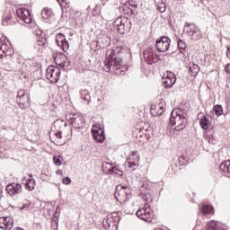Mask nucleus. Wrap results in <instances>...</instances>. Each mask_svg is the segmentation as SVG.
<instances>
[{"label":"nucleus","instance_id":"obj_1","mask_svg":"<svg viewBox=\"0 0 230 230\" xmlns=\"http://www.w3.org/2000/svg\"><path fill=\"white\" fill-rule=\"evenodd\" d=\"M169 123L172 127H175V130L180 132V130L186 128L188 119L182 115V110L177 108L172 111Z\"/></svg>","mask_w":230,"mask_h":230},{"label":"nucleus","instance_id":"obj_2","mask_svg":"<svg viewBox=\"0 0 230 230\" xmlns=\"http://www.w3.org/2000/svg\"><path fill=\"white\" fill-rule=\"evenodd\" d=\"M115 199L118 202L123 203L132 199V190L130 188L119 185L116 188Z\"/></svg>","mask_w":230,"mask_h":230},{"label":"nucleus","instance_id":"obj_3","mask_svg":"<svg viewBox=\"0 0 230 230\" xmlns=\"http://www.w3.org/2000/svg\"><path fill=\"white\" fill-rule=\"evenodd\" d=\"M113 27L116 31L125 34V31H130V20L127 17H119L113 22Z\"/></svg>","mask_w":230,"mask_h":230},{"label":"nucleus","instance_id":"obj_4","mask_svg":"<svg viewBox=\"0 0 230 230\" xmlns=\"http://www.w3.org/2000/svg\"><path fill=\"white\" fill-rule=\"evenodd\" d=\"M136 216L137 218H140V220H144V222H152V218H154V211L150 208L148 204H145L136 212Z\"/></svg>","mask_w":230,"mask_h":230},{"label":"nucleus","instance_id":"obj_5","mask_svg":"<svg viewBox=\"0 0 230 230\" xmlns=\"http://www.w3.org/2000/svg\"><path fill=\"white\" fill-rule=\"evenodd\" d=\"M66 121L61 119L56 120L53 124V128L56 130V132L54 133V136L56 137V144L59 146L64 145V141H62V130L66 128Z\"/></svg>","mask_w":230,"mask_h":230},{"label":"nucleus","instance_id":"obj_6","mask_svg":"<svg viewBox=\"0 0 230 230\" xmlns=\"http://www.w3.org/2000/svg\"><path fill=\"white\" fill-rule=\"evenodd\" d=\"M184 31L191 37L192 40H200V39H202V31H200V29L193 23L186 22Z\"/></svg>","mask_w":230,"mask_h":230},{"label":"nucleus","instance_id":"obj_7","mask_svg":"<svg viewBox=\"0 0 230 230\" xmlns=\"http://www.w3.org/2000/svg\"><path fill=\"white\" fill-rule=\"evenodd\" d=\"M61 71L60 68L50 66L47 68L46 77L51 84H57L60 80Z\"/></svg>","mask_w":230,"mask_h":230},{"label":"nucleus","instance_id":"obj_8","mask_svg":"<svg viewBox=\"0 0 230 230\" xmlns=\"http://www.w3.org/2000/svg\"><path fill=\"white\" fill-rule=\"evenodd\" d=\"M16 102L20 109H28L30 107V94L24 90L18 91Z\"/></svg>","mask_w":230,"mask_h":230},{"label":"nucleus","instance_id":"obj_9","mask_svg":"<svg viewBox=\"0 0 230 230\" xmlns=\"http://www.w3.org/2000/svg\"><path fill=\"white\" fill-rule=\"evenodd\" d=\"M71 125L74 128H84L85 127V119L78 113H71L69 115Z\"/></svg>","mask_w":230,"mask_h":230},{"label":"nucleus","instance_id":"obj_10","mask_svg":"<svg viewBox=\"0 0 230 230\" xmlns=\"http://www.w3.org/2000/svg\"><path fill=\"white\" fill-rule=\"evenodd\" d=\"M16 15L20 21H22L25 22V24H31L33 22V18L31 17V13H30V10L20 8L16 11Z\"/></svg>","mask_w":230,"mask_h":230},{"label":"nucleus","instance_id":"obj_11","mask_svg":"<svg viewBox=\"0 0 230 230\" xmlns=\"http://www.w3.org/2000/svg\"><path fill=\"white\" fill-rule=\"evenodd\" d=\"M170 38L166 36L161 37L159 40H156V49L160 53H166L170 49Z\"/></svg>","mask_w":230,"mask_h":230},{"label":"nucleus","instance_id":"obj_12","mask_svg":"<svg viewBox=\"0 0 230 230\" xmlns=\"http://www.w3.org/2000/svg\"><path fill=\"white\" fill-rule=\"evenodd\" d=\"M6 191L8 195L13 197L15 195L22 193V186L20 183L13 182L6 186Z\"/></svg>","mask_w":230,"mask_h":230},{"label":"nucleus","instance_id":"obj_13","mask_svg":"<svg viewBox=\"0 0 230 230\" xmlns=\"http://www.w3.org/2000/svg\"><path fill=\"white\" fill-rule=\"evenodd\" d=\"M106 66L109 71H111V69H115V71H118V69H121V66H123V58H114L109 62H106Z\"/></svg>","mask_w":230,"mask_h":230},{"label":"nucleus","instance_id":"obj_14","mask_svg":"<svg viewBox=\"0 0 230 230\" xmlns=\"http://www.w3.org/2000/svg\"><path fill=\"white\" fill-rule=\"evenodd\" d=\"M144 58L147 64L152 66V64H155L159 60L157 58V55L154 53V50L152 49H147L144 51Z\"/></svg>","mask_w":230,"mask_h":230},{"label":"nucleus","instance_id":"obj_15","mask_svg":"<svg viewBox=\"0 0 230 230\" xmlns=\"http://www.w3.org/2000/svg\"><path fill=\"white\" fill-rule=\"evenodd\" d=\"M162 82L164 84V87L170 89L173 87L175 82H177V77H175V74L169 72L167 75L162 79Z\"/></svg>","mask_w":230,"mask_h":230},{"label":"nucleus","instance_id":"obj_16","mask_svg":"<svg viewBox=\"0 0 230 230\" xmlns=\"http://www.w3.org/2000/svg\"><path fill=\"white\" fill-rule=\"evenodd\" d=\"M56 42L64 51H67L69 49V41L66 40V35L62 33L57 34Z\"/></svg>","mask_w":230,"mask_h":230},{"label":"nucleus","instance_id":"obj_17","mask_svg":"<svg viewBox=\"0 0 230 230\" xmlns=\"http://www.w3.org/2000/svg\"><path fill=\"white\" fill-rule=\"evenodd\" d=\"M53 58L57 64V66H59V67H69L71 66L69 59H67V57L62 56V55H54Z\"/></svg>","mask_w":230,"mask_h":230},{"label":"nucleus","instance_id":"obj_18","mask_svg":"<svg viewBox=\"0 0 230 230\" xmlns=\"http://www.w3.org/2000/svg\"><path fill=\"white\" fill-rule=\"evenodd\" d=\"M13 227V218L11 217H0V228L10 230Z\"/></svg>","mask_w":230,"mask_h":230},{"label":"nucleus","instance_id":"obj_19","mask_svg":"<svg viewBox=\"0 0 230 230\" xmlns=\"http://www.w3.org/2000/svg\"><path fill=\"white\" fill-rule=\"evenodd\" d=\"M92 133L93 134L95 141H98V143H103V141H105V133L102 129H93Z\"/></svg>","mask_w":230,"mask_h":230},{"label":"nucleus","instance_id":"obj_20","mask_svg":"<svg viewBox=\"0 0 230 230\" xmlns=\"http://www.w3.org/2000/svg\"><path fill=\"white\" fill-rule=\"evenodd\" d=\"M199 125L201 128H204V130H208V128L211 127V121H209V119H208V117L204 116L200 119Z\"/></svg>","mask_w":230,"mask_h":230},{"label":"nucleus","instance_id":"obj_21","mask_svg":"<svg viewBox=\"0 0 230 230\" xmlns=\"http://www.w3.org/2000/svg\"><path fill=\"white\" fill-rule=\"evenodd\" d=\"M200 210L205 217H208V215H213L214 213L213 206L211 205H203Z\"/></svg>","mask_w":230,"mask_h":230},{"label":"nucleus","instance_id":"obj_22","mask_svg":"<svg viewBox=\"0 0 230 230\" xmlns=\"http://www.w3.org/2000/svg\"><path fill=\"white\" fill-rule=\"evenodd\" d=\"M155 109L157 111H157V114L158 116H161V114L164 112V109H166V102H164V100H161L160 102L155 105Z\"/></svg>","mask_w":230,"mask_h":230},{"label":"nucleus","instance_id":"obj_23","mask_svg":"<svg viewBox=\"0 0 230 230\" xmlns=\"http://www.w3.org/2000/svg\"><path fill=\"white\" fill-rule=\"evenodd\" d=\"M219 170L225 173H230V160L223 162L219 166Z\"/></svg>","mask_w":230,"mask_h":230},{"label":"nucleus","instance_id":"obj_24","mask_svg":"<svg viewBox=\"0 0 230 230\" xmlns=\"http://www.w3.org/2000/svg\"><path fill=\"white\" fill-rule=\"evenodd\" d=\"M41 17L45 20L51 19V17H53V11L49 8H44L41 12Z\"/></svg>","mask_w":230,"mask_h":230},{"label":"nucleus","instance_id":"obj_25","mask_svg":"<svg viewBox=\"0 0 230 230\" xmlns=\"http://www.w3.org/2000/svg\"><path fill=\"white\" fill-rule=\"evenodd\" d=\"M80 94L82 100H84V102H87V103L91 102V94H89V91L87 89H82L80 91Z\"/></svg>","mask_w":230,"mask_h":230},{"label":"nucleus","instance_id":"obj_26","mask_svg":"<svg viewBox=\"0 0 230 230\" xmlns=\"http://www.w3.org/2000/svg\"><path fill=\"white\" fill-rule=\"evenodd\" d=\"M189 71H190V75H198L199 72L200 71V67H199V66L196 64L190 63L189 64Z\"/></svg>","mask_w":230,"mask_h":230},{"label":"nucleus","instance_id":"obj_27","mask_svg":"<svg viewBox=\"0 0 230 230\" xmlns=\"http://www.w3.org/2000/svg\"><path fill=\"white\" fill-rule=\"evenodd\" d=\"M25 184H26V189L29 191H33L35 190V180L34 179H28L27 181H25Z\"/></svg>","mask_w":230,"mask_h":230},{"label":"nucleus","instance_id":"obj_28","mask_svg":"<svg viewBox=\"0 0 230 230\" xmlns=\"http://www.w3.org/2000/svg\"><path fill=\"white\" fill-rule=\"evenodd\" d=\"M114 167H112V164H111V163H108V162H104L103 164H102V170H103V172H104V173H112V169H113Z\"/></svg>","mask_w":230,"mask_h":230},{"label":"nucleus","instance_id":"obj_29","mask_svg":"<svg viewBox=\"0 0 230 230\" xmlns=\"http://www.w3.org/2000/svg\"><path fill=\"white\" fill-rule=\"evenodd\" d=\"M140 156L139 155H137V151H133L132 155H129V158L128 159V161H133L135 163H139L140 161Z\"/></svg>","mask_w":230,"mask_h":230},{"label":"nucleus","instance_id":"obj_30","mask_svg":"<svg viewBox=\"0 0 230 230\" xmlns=\"http://www.w3.org/2000/svg\"><path fill=\"white\" fill-rule=\"evenodd\" d=\"M214 111L216 116H222L224 114V108H222V105L217 104L214 106Z\"/></svg>","mask_w":230,"mask_h":230},{"label":"nucleus","instance_id":"obj_31","mask_svg":"<svg viewBox=\"0 0 230 230\" xmlns=\"http://www.w3.org/2000/svg\"><path fill=\"white\" fill-rule=\"evenodd\" d=\"M10 19H12V14L11 13L4 14L3 21H2L3 26H6V24H10Z\"/></svg>","mask_w":230,"mask_h":230},{"label":"nucleus","instance_id":"obj_32","mask_svg":"<svg viewBox=\"0 0 230 230\" xmlns=\"http://www.w3.org/2000/svg\"><path fill=\"white\" fill-rule=\"evenodd\" d=\"M116 53L114 52V49H110L106 52V58L107 62H111V60H114V56Z\"/></svg>","mask_w":230,"mask_h":230},{"label":"nucleus","instance_id":"obj_33","mask_svg":"<svg viewBox=\"0 0 230 230\" xmlns=\"http://www.w3.org/2000/svg\"><path fill=\"white\" fill-rule=\"evenodd\" d=\"M127 164L129 168H132L133 170H136V168H137V166H139V162H134L131 160L127 159Z\"/></svg>","mask_w":230,"mask_h":230},{"label":"nucleus","instance_id":"obj_34","mask_svg":"<svg viewBox=\"0 0 230 230\" xmlns=\"http://www.w3.org/2000/svg\"><path fill=\"white\" fill-rule=\"evenodd\" d=\"M53 161H54V164H56V166H62V156L54 155Z\"/></svg>","mask_w":230,"mask_h":230},{"label":"nucleus","instance_id":"obj_35","mask_svg":"<svg viewBox=\"0 0 230 230\" xmlns=\"http://www.w3.org/2000/svg\"><path fill=\"white\" fill-rule=\"evenodd\" d=\"M145 190H146V186H145V184H142L140 191H142V195H144V200H148V197H150V194H148V190L145 191Z\"/></svg>","mask_w":230,"mask_h":230},{"label":"nucleus","instance_id":"obj_36","mask_svg":"<svg viewBox=\"0 0 230 230\" xmlns=\"http://www.w3.org/2000/svg\"><path fill=\"white\" fill-rule=\"evenodd\" d=\"M157 8H158V11L161 12V13H164V12H166V4L164 2H158Z\"/></svg>","mask_w":230,"mask_h":230},{"label":"nucleus","instance_id":"obj_37","mask_svg":"<svg viewBox=\"0 0 230 230\" xmlns=\"http://www.w3.org/2000/svg\"><path fill=\"white\" fill-rule=\"evenodd\" d=\"M215 133V130L213 128H211L207 133L205 134V137L210 142L211 137H213V134Z\"/></svg>","mask_w":230,"mask_h":230},{"label":"nucleus","instance_id":"obj_38","mask_svg":"<svg viewBox=\"0 0 230 230\" xmlns=\"http://www.w3.org/2000/svg\"><path fill=\"white\" fill-rule=\"evenodd\" d=\"M111 173H115L116 175H119V177L123 176V171L119 169L118 167H113L111 169Z\"/></svg>","mask_w":230,"mask_h":230},{"label":"nucleus","instance_id":"obj_39","mask_svg":"<svg viewBox=\"0 0 230 230\" xmlns=\"http://www.w3.org/2000/svg\"><path fill=\"white\" fill-rule=\"evenodd\" d=\"M31 206V202L27 201L26 203H24L21 208L20 210L22 211L25 209V211H28L30 209V207Z\"/></svg>","mask_w":230,"mask_h":230},{"label":"nucleus","instance_id":"obj_40","mask_svg":"<svg viewBox=\"0 0 230 230\" xmlns=\"http://www.w3.org/2000/svg\"><path fill=\"white\" fill-rule=\"evenodd\" d=\"M178 48L180 49H186V43L182 40H178Z\"/></svg>","mask_w":230,"mask_h":230},{"label":"nucleus","instance_id":"obj_41","mask_svg":"<svg viewBox=\"0 0 230 230\" xmlns=\"http://www.w3.org/2000/svg\"><path fill=\"white\" fill-rule=\"evenodd\" d=\"M38 46H46V38L38 39Z\"/></svg>","mask_w":230,"mask_h":230},{"label":"nucleus","instance_id":"obj_42","mask_svg":"<svg viewBox=\"0 0 230 230\" xmlns=\"http://www.w3.org/2000/svg\"><path fill=\"white\" fill-rule=\"evenodd\" d=\"M115 55H118V53H121V51H123V47L119 46L116 47L115 49H113Z\"/></svg>","mask_w":230,"mask_h":230},{"label":"nucleus","instance_id":"obj_43","mask_svg":"<svg viewBox=\"0 0 230 230\" xmlns=\"http://www.w3.org/2000/svg\"><path fill=\"white\" fill-rule=\"evenodd\" d=\"M70 182H71V178L69 177L63 178V184L68 185Z\"/></svg>","mask_w":230,"mask_h":230},{"label":"nucleus","instance_id":"obj_44","mask_svg":"<svg viewBox=\"0 0 230 230\" xmlns=\"http://www.w3.org/2000/svg\"><path fill=\"white\" fill-rule=\"evenodd\" d=\"M226 72L227 73V75H230V64H227L226 66Z\"/></svg>","mask_w":230,"mask_h":230},{"label":"nucleus","instance_id":"obj_45","mask_svg":"<svg viewBox=\"0 0 230 230\" xmlns=\"http://www.w3.org/2000/svg\"><path fill=\"white\" fill-rule=\"evenodd\" d=\"M226 57L230 59V47L227 48Z\"/></svg>","mask_w":230,"mask_h":230},{"label":"nucleus","instance_id":"obj_46","mask_svg":"<svg viewBox=\"0 0 230 230\" xmlns=\"http://www.w3.org/2000/svg\"><path fill=\"white\" fill-rule=\"evenodd\" d=\"M56 173L57 175H64V172H62V170H58Z\"/></svg>","mask_w":230,"mask_h":230},{"label":"nucleus","instance_id":"obj_47","mask_svg":"<svg viewBox=\"0 0 230 230\" xmlns=\"http://www.w3.org/2000/svg\"><path fill=\"white\" fill-rule=\"evenodd\" d=\"M4 56L3 54H0V60H2V58H4Z\"/></svg>","mask_w":230,"mask_h":230},{"label":"nucleus","instance_id":"obj_48","mask_svg":"<svg viewBox=\"0 0 230 230\" xmlns=\"http://www.w3.org/2000/svg\"><path fill=\"white\" fill-rule=\"evenodd\" d=\"M58 3L62 6V4L64 3V1L60 2V0H58Z\"/></svg>","mask_w":230,"mask_h":230},{"label":"nucleus","instance_id":"obj_49","mask_svg":"<svg viewBox=\"0 0 230 230\" xmlns=\"http://www.w3.org/2000/svg\"><path fill=\"white\" fill-rule=\"evenodd\" d=\"M29 177H33V175H31V174H29Z\"/></svg>","mask_w":230,"mask_h":230},{"label":"nucleus","instance_id":"obj_50","mask_svg":"<svg viewBox=\"0 0 230 230\" xmlns=\"http://www.w3.org/2000/svg\"><path fill=\"white\" fill-rule=\"evenodd\" d=\"M181 159H184V156H181Z\"/></svg>","mask_w":230,"mask_h":230}]
</instances>
